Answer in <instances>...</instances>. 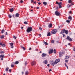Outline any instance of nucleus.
I'll list each match as a JSON object with an SVG mask.
<instances>
[{
    "label": "nucleus",
    "mask_w": 75,
    "mask_h": 75,
    "mask_svg": "<svg viewBox=\"0 0 75 75\" xmlns=\"http://www.w3.org/2000/svg\"><path fill=\"white\" fill-rule=\"evenodd\" d=\"M0 45H2V47H5L6 46V45H5V44H2L1 42H0Z\"/></svg>",
    "instance_id": "12"
},
{
    "label": "nucleus",
    "mask_w": 75,
    "mask_h": 75,
    "mask_svg": "<svg viewBox=\"0 0 75 75\" xmlns=\"http://www.w3.org/2000/svg\"><path fill=\"white\" fill-rule=\"evenodd\" d=\"M0 38L1 39H3V38H4V35H2L0 37Z\"/></svg>",
    "instance_id": "22"
},
{
    "label": "nucleus",
    "mask_w": 75,
    "mask_h": 75,
    "mask_svg": "<svg viewBox=\"0 0 75 75\" xmlns=\"http://www.w3.org/2000/svg\"><path fill=\"white\" fill-rule=\"evenodd\" d=\"M33 3H34V4H36V2H35V1Z\"/></svg>",
    "instance_id": "59"
},
{
    "label": "nucleus",
    "mask_w": 75,
    "mask_h": 75,
    "mask_svg": "<svg viewBox=\"0 0 75 75\" xmlns=\"http://www.w3.org/2000/svg\"><path fill=\"white\" fill-rule=\"evenodd\" d=\"M4 54H1L0 55V58H4Z\"/></svg>",
    "instance_id": "17"
},
{
    "label": "nucleus",
    "mask_w": 75,
    "mask_h": 75,
    "mask_svg": "<svg viewBox=\"0 0 75 75\" xmlns=\"http://www.w3.org/2000/svg\"><path fill=\"white\" fill-rule=\"evenodd\" d=\"M24 24H27L28 23H27V22L25 21L24 22Z\"/></svg>",
    "instance_id": "32"
},
{
    "label": "nucleus",
    "mask_w": 75,
    "mask_h": 75,
    "mask_svg": "<svg viewBox=\"0 0 75 75\" xmlns=\"http://www.w3.org/2000/svg\"><path fill=\"white\" fill-rule=\"evenodd\" d=\"M60 61V60H59V59H56L55 61V64H57V63H58Z\"/></svg>",
    "instance_id": "6"
},
{
    "label": "nucleus",
    "mask_w": 75,
    "mask_h": 75,
    "mask_svg": "<svg viewBox=\"0 0 75 75\" xmlns=\"http://www.w3.org/2000/svg\"><path fill=\"white\" fill-rule=\"evenodd\" d=\"M35 61H33L31 63V65L32 66H34L35 65Z\"/></svg>",
    "instance_id": "7"
},
{
    "label": "nucleus",
    "mask_w": 75,
    "mask_h": 75,
    "mask_svg": "<svg viewBox=\"0 0 75 75\" xmlns=\"http://www.w3.org/2000/svg\"><path fill=\"white\" fill-rule=\"evenodd\" d=\"M57 30L56 29L53 30L51 32V33L53 34H56V32H57Z\"/></svg>",
    "instance_id": "2"
},
{
    "label": "nucleus",
    "mask_w": 75,
    "mask_h": 75,
    "mask_svg": "<svg viewBox=\"0 0 75 75\" xmlns=\"http://www.w3.org/2000/svg\"><path fill=\"white\" fill-rule=\"evenodd\" d=\"M68 61V60H65L66 62H67Z\"/></svg>",
    "instance_id": "47"
},
{
    "label": "nucleus",
    "mask_w": 75,
    "mask_h": 75,
    "mask_svg": "<svg viewBox=\"0 0 75 75\" xmlns=\"http://www.w3.org/2000/svg\"><path fill=\"white\" fill-rule=\"evenodd\" d=\"M69 13H72V12L71 11H70L69 12Z\"/></svg>",
    "instance_id": "61"
},
{
    "label": "nucleus",
    "mask_w": 75,
    "mask_h": 75,
    "mask_svg": "<svg viewBox=\"0 0 75 75\" xmlns=\"http://www.w3.org/2000/svg\"><path fill=\"white\" fill-rule=\"evenodd\" d=\"M16 17H19V14H18V13H16Z\"/></svg>",
    "instance_id": "18"
},
{
    "label": "nucleus",
    "mask_w": 75,
    "mask_h": 75,
    "mask_svg": "<svg viewBox=\"0 0 75 75\" xmlns=\"http://www.w3.org/2000/svg\"><path fill=\"white\" fill-rule=\"evenodd\" d=\"M68 3H72V1L71 0H69L68 1Z\"/></svg>",
    "instance_id": "28"
},
{
    "label": "nucleus",
    "mask_w": 75,
    "mask_h": 75,
    "mask_svg": "<svg viewBox=\"0 0 75 75\" xmlns=\"http://www.w3.org/2000/svg\"><path fill=\"white\" fill-rule=\"evenodd\" d=\"M69 58V56H67L66 57V59H68V58Z\"/></svg>",
    "instance_id": "36"
},
{
    "label": "nucleus",
    "mask_w": 75,
    "mask_h": 75,
    "mask_svg": "<svg viewBox=\"0 0 75 75\" xmlns=\"http://www.w3.org/2000/svg\"><path fill=\"white\" fill-rule=\"evenodd\" d=\"M9 72H11V69H10L9 70Z\"/></svg>",
    "instance_id": "49"
},
{
    "label": "nucleus",
    "mask_w": 75,
    "mask_h": 75,
    "mask_svg": "<svg viewBox=\"0 0 75 75\" xmlns=\"http://www.w3.org/2000/svg\"><path fill=\"white\" fill-rule=\"evenodd\" d=\"M37 9H39V8H40V7H37Z\"/></svg>",
    "instance_id": "60"
},
{
    "label": "nucleus",
    "mask_w": 75,
    "mask_h": 75,
    "mask_svg": "<svg viewBox=\"0 0 75 75\" xmlns=\"http://www.w3.org/2000/svg\"><path fill=\"white\" fill-rule=\"evenodd\" d=\"M53 52L54 54H55L56 53V50H55V49H54Z\"/></svg>",
    "instance_id": "27"
},
{
    "label": "nucleus",
    "mask_w": 75,
    "mask_h": 75,
    "mask_svg": "<svg viewBox=\"0 0 75 75\" xmlns=\"http://www.w3.org/2000/svg\"><path fill=\"white\" fill-rule=\"evenodd\" d=\"M47 67H50V64H48L47 65Z\"/></svg>",
    "instance_id": "54"
},
{
    "label": "nucleus",
    "mask_w": 75,
    "mask_h": 75,
    "mask_svg": "<svg viewBox=\"0 0 75 75\" xmlns=\"http://www.w3.org/2000/svg\"><path fill=\"white\" fill-rule=\"evenodd\" d=\"M68 19H69V20H70V21L72 20V18L71 16H69V17H68Z\"/></svg>",
    "instance_id": "11"
},
{
    "label": "nucleus",
    "mask_w": 75,
    "mask_h": 75,
    "mask_svg": "<svg viewBox=\"0 0 75 75\" xmlns=\"http://www.w3.org/2000/svg\"><path fill=\"white\" fill-rule=\"evenodd\" d=\"M43 4H44V6H46V5L47 4V3L45 2H43Z\"/></svg>",
    "instance_id": "21"
},
{
    "label": "nucleus",
    "mask_w": 75,
    "mask_h": 75,
    "mask_svg": "<svg viewBox=\"0 0 75 75\" xmlns=\"http://www.w3.org/2000/svg\"><path fill=\"white\" fill-rule=\"evenodd\" d=\"M47 35L48 36H50V35H51V33H50V32H49L48 33Z\"/></svg>",
    "instance_id": "19"
},
{
    "label": "nucleus",
    "mask_w": 75,
    "mask_h": 75,
    "mask_svg": "<svg viewBox=\"0 0 75 75\" xmlns=\"http://www.w3.org/2000/svg\"><path fill=\"white\" fill-rule=\"evenodd\" d=\"M56 3L57 4H59V3L57 1H56Z\"/></svg>",
    "instance_id": "46"
},
{
    "label": "nucleus",
    "mask_w": 75,
    "mask_h": 75,
    "mask_svg": "<svg viewBox=\"0 0 75 75\" xmlns=\"http://www.w3.org/2000/svg\"><path fill=\"white\" fill-rule=\"evenodd\" d=\"M14 11V8H11L10 10H9V11H10V12H11V13L12 12H13V11Z\"/></svg>",
    "instance_id": "13"
},
{
    "label": "nucleus",
    "mask_w": 75,
    "mask_h": 75,
    "mask_svg": "<svg viewBox=\"0 0 75 75\" xmlns=\"http://www.w3.org/2000/svg\"><path fill=\"white\" fill-rule=\"evenodd\" d=\"M8 68L7 67L6 68V71H7V72H8Z\"/></svg>",
    "instance_id": "30"
},
{
    "label": "nucleus",
    "mask_w": 75,
    "mask_h": 75,
    "mask_svg": "<svg viewBox=\"0 0 75 75\" xmlns=\"http://www.w3.org/2000/svg\"><path fill=\"white\" fill-rule=\"evenodd\" d=\"M14 67V66L13 64H11V68H13V67Z\"/></svg>",
    "instance_id": "37"
},
{
    "label": "nucleus",
    "mask_w": 75,
    "mask_h": 75,
    "mask_svg": "<svg viewBox=\"0 0 75 75\" xmlns=\"http://www.w3.org/2000/svg\"><path fill=\"white\" fill-rule=\"evenodd\" d=\"M18 63H19V62H18V61H16L15 62V64H18Z\"/></svg>",
    "instance_id": "25"
},
{
    "label": "nucleus",
    "mask_w": 75,
    "mask_h": 75,
    "mask_svg": "<svg viewBox=\"0 0 75 75\" xmlns=\"http://www.w3.org/2000/svg\"><path fill=\"white\" fill-rule=\"evenodd\" d=\"M44 43H45V45H48V43H47V42H45Z\"/></svg>",
    "instance_id": "39"
},
{
    "label": "nucleus",
    "mask_w": 75,
    "mask_h": 75,
    "mask_svg": "<svg viewBox=\"0 0 75 75\" xmlns=\"http://www.w3.org/2000/svg\"><path fill=\"white\" fill-rule=\"evenodd\" d=\"M65 29L62 30L61 31L60 34H64V33H65Z\"/></svg>",
    "instance_id": "10"
},
{
    "label": "nucleus",
    "mask_w": 75,
    "mask_h": 75,
    "mask_svg": "<svg viewBox=\"0 0 75 75\" xmlns=\"http://www.w3.org/2000/svg\"><path fill=\"white\" fill-rule=\"evenodd\" d=\"M4 30L2 29L1 31V33L2 34H3L4 33Z\"/></svg>",
    "instance_id": "23"
},
{
    "label": "nucleus",
    "mask_w": 75,
    "mask_h": 75,
    "mask_svg": "<svg viewBox=\"0 0 75 75\" xmlns=\"http://www.w3.org/2000/svg\"><path fill=\"white\" fill-rule=\"evenodd\" d=\"M36 51H38V49H36Z\"/></svg>",
    "instance_id": "64"
},
{
    "label": "nucleus",
    "mask_w": 75,
    "mask_h": 75,
    "mask_svg": "<svg viewBox=\"0 0 75 75\" xmlns=\"http://www.w3.org/2000/svg\"><path fill=\"white\" fill-rule=\"evenodd\" d=\"M8 17H9V18H11V17H12V16L11 15L8 16Z\"/></svg>",
    "instance_id": "41"
},
{
    "label": "nucleus",
    "mask_w": 75,
    "mask_h": 75,
    "mask_svg": "<svg viewBox=\"0 0 75 75\" xmlns=\"http://www.w3.org/2000/svg\"><path fill=\"white\" fill-rule=\"evenodd\" d=\"M63 37H64L65 36V35L64 34H63Z\"/></svg>",
    "instance_id": "48"
},
{
    "label": "nucleus",
    "mask_w": 75,
    "mask_h": 75,
    "mask_svg": "<svg viewBox=\"0 0 75 75\" xmlns=\"http://www.w3.org/2000/svg\"><path fill=\"white\" fill-rule=\"evenodd\" d=\"M6 34L5 35H7V32H6Z\"/></svg>",
    "instance_id": "55"
},
{
    "label": "nucleus",
    "mask_w": 75,
    "mask_h": 75,
    "mask_svg": "<svg viewBox=\"0 0 75 75\" xmlns=\"http://www.w3.org/2000/svg\"><path fill=\"white\" fill-rule=\"evenodd\" d=\"M34 2V1L33 0H31V3H33Z\"/></svg>",
    "instance_id": "42"
},
{
    "label": "nucleus",
    "mask_w": 75,
    "mask_h": 75,
    "mask_svg": "<svg viewBox=\"0 0 75 75\" xmlns=\"http://www.w3.org/2000/svg\"><path fill=\"white\" fill-rule=\"evenodd\" d=\"M62 55H63V53L62 52H59V57H61L62 56Z\"/></svg>",
    "instance_id": "9"
},
{
    "label": "nucleus",
    "mask_w": 75,
    "mask_h": 75,
    "mask_svg": "<svg viewBox=\"0 0 75 75\" xmlns=\"http://www.w3.org/2000/svg\"><path fill=\"white\" fill-rule=\"evenodd\" d=\"M53 52V49H50L49 51V54H52Z\"/></svg>",
    "instance_id": "5"
},
{
    "label": "nucleus",
    "mask_w": 75,
    "mask_h": 75,
    "mask_svg": "<svg viewBox=\"0 0 75 75\" xmlns=\"http://www.w3.org/2000/svg\"><path fill=\"white\" fill-rule=\"evenodd\" d=\"M51 42L52 43H53V44H54V40H52L51 41Z\"/></svg>",
    "instance_id": "40"
},
{
    "label": "nucleus",
    "mask_w": 75,
    "mask_h": 75,
    "mask_svg": "<svg viewBox=\"0 0 75 75\" xmlns=\"http://www.w3.org/2000/svg\"><path fill=\"white\" fill-rule=\"evenodd\" d=\"M68 45H71V44H70V43H69L68 44Z\"/></svg>",
    "instance_id": "62"
},
{
    "label": "nucleus",
    "mask_w": 75,
    "mask_h": 75,
    "mask_svg": "<svg viewBox=\"0 0 75 75\" xmlns=\"http://www.w3.org/2000/svg\"><path fill=\"white\" fill-rule=\"evenodd\" d=\"M39 36H40V37H41V34H39Z\"/></svg>",
    "instance_id": "58"
},
{
    "label": "nucleus",
    "mask_w": 75,
    "mask_h": 75,
    "mask_svg": "<svg viewBox=\"0 0 75 75\" xmlns=\"http://www.w3.org/2000/svg\"><path fill=\"white\" fill-rule=\"evenodd\" d=\"M38 4L39 5H40V4H41V3L40 2H39L38 3Z\"/></svg>",
    "instance_id": "52"
},
{
    "label": "nucleus",
    "mask_w": 75,
    "mask_h": 75,
    "mask_svg": "<svg viewBox=\"0 0 75 75\" xmlns=\"http://www.w3.org/2000/svg\"><path fill=\"white\" fill-rule=\"evenodd\" d=\"M13 44H14L13 43H10V45L11 46H13Z\"/></svg>",
    "instance_id": "26"
},
{
    "label": "nucleus",
    "mask_w": 75,
    "mask_h": 75,
    "mask_svg": "<svg viewBox=\"0 0 75 75\" xmlns=\"http://www.w3.org/2000/svg\"><path fill=\"white\" fill-rule=\"evenodd\" d=\"M47 55V54L45 53H42V57H46Z\"/></svg>",
    "instance_id": "8"
},
{
    "label": "nucleus",
    "mask_w": 75,
    "mask_h": 75,
    "mask_svg": "<svg viewBox=\"0 0 75 75\" xmlns=\"http://www.w3.org/2000/svg\"><path fill=\"white\" fill-rule=\"evenodd\" d=\"M31 50V48H30L29 49V51H30V50Z\"/></svg>",
    "instance_id": "50"
},
{
    "label": "nucleus",
    "mask_w": 75,
    "mask_h": 75,
    "mask_svg": "<svg viewBox=\"0 0 75 75\" xmlns=\"http://www.w3.org/2000/svg\"><path fill=\"white\" fill-rule=\"evenodd\" d=\"M56 42H57V43L58 44V43H60V44L61 43L59 42V41H57Z\"/></svg>",
    "instance_id": "44"
},
{
    "label": "nucleus",
    "mask_w": 75,
    "mask_h": 75,
    "mask_svg": "<svg viewBox=\"0 0 75 75\" xmlns=\"http://www.w3.org/2000/svg\"><path fill=\"white\" fill-rule=\"evenodd\" d=\"M1 52V53H2V54H4V52L3 51H2Z\"/></svg>",
    "instance_id": "51"
},
{
    "label": "nucleus",
    "mask_w": 75,
    "mask_h": 75,
    "mask_svg": "<svg viewBox=\"0 0 75 75\" xmlns=\"http://www.w3.org/2000/svg\"><path fill=\"white\" fill-rule=\"evenodd\" d=\"M33 31V28L32 27L28 28L27 30V33H30Z\"/></svg>",
    "instance_id": "1"
},
{
    "label": "nucleus",
    "mask_w": 75,
    "mask_h": 75,
    "mask_svg": "<svg viewBox=\"0 0 75 75\" xmlns=\"http://www.w3.org/2000/svg\"><path fill=\"white\" fill-rule=\"evenodd\" d=\"M21 29H23V27H21Z\"/></svg>",
    "instance_id": "63"
},
{
    "label": "nucleus",
    "mask_w": 75,
    "mask_h": 75,
    "mask_svg": "<svg viewBox=\"0 0 75 75\" xmlns=\"http://www.w3.org/2000/svg\"><path fill=\"white\" fill-rule=\"evenodd\" d=\"M13 38H14V39H15V40H16V39L17 38H16V36H14H14H13Z\"/></svg>",
    "instance_id": "35"
},
{
    "label": "nucleus",
    "mask_w": 75,
    "mask_h": 75,
    "mask_svg": "<svg viewBox=\"0 0 75 75\" xmlns=\"http://www.w3.org/2000/svg\"><path fill=\"white\" fill-rule=\"evenodd\" d=\"M25 74L26 75H28V71H26L25 72Z\"/></svg>",
    "instance_id": "24"
},
{
    "label": "nucleus",
    "mask_w": 75,
    "mask_h": 75,
    "mask_svg": "<svg viewBox=\"0 0 75 75\" xmlns=\"http://www.w3.org/2000/svg\"><path fill=\"white\" fill-rule=\"evenodd\" d=\"M67 7H70L71 6H70V5H69V4H68L67 5Z\"/></svg>",
    "instance_id": "38"
},
{
    "label": "nucleus",
    "mask_w": 75,
    "mask_h": 75,
    "mask_svg": "<svg viewBox=\"0 0 75 75\" xmlns=\"http://www.w3.org/2000/svg\"><path fill=\"white\" fill-rule=\"evenodd\" d=\"M39 29L40 30H42V28H39Z\"/></svg>",
    "instance_id": "43"
},
{
    "label": "nucleus",
    "mask_w": 75,
    "mask_h": 75,
    "mask_svg": "<svg viewBox=\"0 0 75 75\" xmlns=\"http://www.w3.org/2000/svg\"><path fill=\"white\" fill-rule=\"evenodd\" d=\"M23 1L22 0L21 1H20L21 3H23Z\"/></svg>",
    "instance_id": "53"
},
{
    "label": "nucleus",
    "mask_w": 75,
    "mask_h": 75,
    "mask_svg": "<svg viewBox=\"0 0 75 75\" xmlns=\"http://www.w3.org/2000/svg\"><path fill=\"white\" fill-rule=\"evenodd\" d=\"M58 5L59 6V8H61V6L62 5V2H61L60 3H59Z\"/></svg>",
    "instance_id": "14"
},
{
    "label": "nucleus",
    "mask_w": 75,
    "mask_h": 75,
    "mask_svg": "<svg viewBox=\"0 0 75 75\" xmlns=\"http://www.w3.org/2000/svg\"><path fill=\"white\" fill-rule=\"evenodd\" d=\"M21 48H22L23 49V50H25V49L24 47L22 46L21 47Z\"/></svg>",
    "instance_id": "34"
},
{
    "label": "nucleus",
    "mask_w": 75,
    "mask_h": 75,
    "mask_svg": "<svg viewBox=\"0 0 75 75\" xmlns=\"http://www.w3.org/2000/svg\"><path fill=\"white\" fill-rule=\"evenodd\" d=\"M66 39L68 40H69V41H72V40L69 36H67V38H66Z\"/></svg>",
    "instance_id": "4"
},
{
    "label": "nucleus",
    "mask_w": 75,
    "mask_h": 75,
    "mask_svg": "<svg viewBox=\"0 0 75 75\" xmlns=\"http://www.w3.org/2000/svg\"><path fill=\"white\" fill-rule=\"evenodd\" d=\"M43 63H44L45 64H47L48 63V60H46L44 62H43Z\"/></svg>",
    "instance_id": "15"
},
{
    "label": "nucleus",
    "mask_w": 75,
    "mask_h": 75,
    "mask_svg": "<svg viewBox=\"0 0 75 75\" xmlns=\"http://www.w3.org/2000/svg\"><path fill=\"white\" fill-rule=\"evenodd\" d=\"M65 33L66 34H68V31L67 30H65Z\"/></svg>",
    "instance_id": "16"
},
{
    "label": "nucleus",
    "mask_w": 75,
    "mask_h": 75,
    "mask_svg": "<svg viewBox=\"0 0 75 75\" xmlns=\"http://www.w3.org/2000/svg\"><path fill=\"white\" fill-rule=\"evenodd\" d=\"M55 14L56 15V16H60V13L59 12H58V11H56L55 12Z\"/></svg>",
    "instance_id": "3"
},
{
    "label": "nucleus",
    "mask_w": 75,
    "mask_h": 75,
    "mask_svg": "<svg viewBox=\"0 0 75 75\" xmlns=\"http://www.w3.org/2000/svg\"><path fill=\"white\" fill-rule=\"evenodd\" d=\"M66 22L67 23H70V21L67 20L66 21Z\"/></svg>",
    "instance_id": "31"
},
{
    "label": "nucleus",
    "mask_w": 75,
    "mask_h": 75,
    "mask_svg": "<svg viewBox=\"0 0 75 75\" xmlns=\"http://www.w3.org/2000/svg\"><path fill=\"white\" fill-rule=\"evenodd\" d=\"M1 60H3V58H2L1 59Z\"/></svg>",
    "instance_id": "57"
},
{
    "label": "nucleus",
    "mask_w": 75,
    "mask_h": 75,
    "mask_svg": "<svg viewBox=\"0 0 75 75\" xmlns=\"http://www.w3.org/2000/svg\"><path fill=\"white\" fill-rule=\"evenodd\" d=\"M55 62L52 63V65L53 66H54V65H55Z\"/></svg>",
    "instance_id": "29"
},
{
    "label": "nucleus",
    "mask_w": 75,
    "mask_h": 75,
    "mask_svg": "<svg viewBox=\"0 0 75 75\" xmlns=\"http://www.w3.org/2000/svg\"><path fill=\"white\" fill-rule=\"evenodd\" d=\"M48 27L49 28H51L52 27V24L51 23H50L48 25Z\"/></svg>",
    "instance_id": "20"
},
{
    "label": "nucleus",
    "mask_w": 75,
    "mask_h": 75,
    "mask_svg": "<svg viewBox=\"0 0 75 75\" xmlns=\"http://www.w3.org/2000/svg\"><path fill=\"white\" fill-rule=\"evenodd\" d=\"M65 65L66 67H67V69H68V66H67V64H66V63H65Z\"/></svg>",
    "instance_id": "33"
},
{
    "label": "nucleus",
    "mask_w": 75,
    "mask_h": 75,
    "mask_svg": "<svg viewBox=\"0 0 75 75\" xmlns=\"http://www.w3.org/2000/svg\"><path fill=\"white\" fill-rule=\"evenodd\" d=\"M52 71V70L51 69H50L49 71V72H51V71Z\"/></svg>",
    "instance_id": "45"
},
{
    "label": "nucleus",
    "mask_w": 75,
    "mask_h": 75,
    "mask_svg": "<svg viewBox=\"0 0 75 75\" xmlns=\"http://www.w3.org/2000/svg\"><path fill=\"white\" fill-rule=\"evenodd\" d=\"M73 50L74 51H75V48H74L73 49Z\"/></svg>",
    "instance_id": "56"
}]
</instances>
